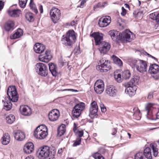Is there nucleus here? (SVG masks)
I'll return each instance as SVG.
<instances>
[{
	"label": "nucleus",
	"mask_w": 159,
	"mask_h": 159,
	"mask_svg": "<svg viewBox=\"0 0 159 159\" xmlns=\"http://www.w3.org/2000/svg\"><path fill=\"white\" fill-rule=\"evenodd\" d=\"M138 80L137 76L134 77L125 85L127 87L125 90V92L127 93L130 97H132L135 94L137 89V87L135 85V83H137L138 82Z\"/></svg>",
	"instance_id": "f257e3e1"
},
{
	"label": "nucleus",
	"mask_w": 159,
	"mask_h": 159,
	"mask_svg": "<svg viewBox=\"0 0 159 159\" xmlns=\"http://www.w3.org/2000/svg\"><path fill=\"white\" fill-rule=\"evenodd\" d=\"M48 134L46 126L41 125L38 126L34 131V135L37 139H43L45 138Z\"/></svg>",
	"instance_id": "f03ea898"
},
{
	"label": "nucleus",
	"mask_w": 159,
	"mask_h": 159,
	"mask_svg": "<svg viewBox=\"0 0 159 159\" xmlns=\"http://www.w3.org/2000/svg\"><path fill=\"white\" fill-rule=\"evenodd\" d=\"M7 94L8 97L7 98L8 99L13 102H16L18 100V96L15 86H10L8 89Z\"/></svg>",
	"instance_id": "7ed1b4c3"
},
{
	"label": "nucleus",
	"mask_w": 159,
	"mask_h": 159,
	"mask_svg": "<svg viewBox=\"0 0 159 159\" xmlns=\"http://www.w3.org/2000/svg\"><path fill=\"white\" fill-rule=\"evenodd\" d=\"M35 69L39 75L43 77H45L48 75V67L45 64L40 62L37 63L35 65Z\"/></svg>",
	"instance_id": "20e7f679"
},
{
	"label": "nucleus",
	"mask_w": 159,
	"mask_h": 159,
	"mask_svg": "<svg viewBox=\"0 0 159 159\" xmlns=\"http://www.w3.org/2000/svg\"><path fill=\"white\" fill-rule=\"evenodd\" d=\"M39 155L38 157L41 159H44L49 157L54 156V152L53 154L50 150V148L47 146H45L41 148L39 150Z\"/></svg>",
	"instance_id": "39448f33"
},
{
	"label": "nucleus",
	"mask_w": 159,
	"mask_h": 159,
	"mask_svg": "<svg viewBox=\"0 0 159 159\" xmlns=\"http://www.w3.org/2000/svg\"><path fill=\"white\" fill-rule=\"evenodd\" d=\"M75 32L73 30H69L66 33V36L63 38V39L66 41L64 43L66 46H70L72 44V42L71 41L70 38H71L74 42H75L76 37L75 34Z\"/></svg>",
	"instance_id": "423d86ee"
},
{
	"label": "nucleus",
	"mask_w": 159,
	"mask_h": 159,
	"mask_svg": "<svg viewBox=\"0 0 159 159\" xmlns=\"http://www.w3.org/2000/svg\"><path fill=\"white\" fill-rule=\"evenodd\" d=\"M100 65L97 67V69L101 72H107L111 68L110 62L105 58H102L99 61Z\"/></svg>",
	"instance_id": "0eeeda50"
},
{
	"label": "nucleus",
	"mask_w": 159,
	"mask_h": 159,
	"mask_svg": "<svg viewBox=\"0 0 159 159\" xmlns=\"http://www.w3.org/2000/svg\"><path fill=\"white\" fill-rule=\"evenodd\" d=\"M85 104L81 102L77 104L74 107L72 111L73 117L74 118H77L81 113V112L84 108Z\"/></svg>",
	"instance_id": "6e6552de"
},
{
	"label": "nucleus",
	"mask_w": 159,
	"mask_h": 159,
	"mask_svg": "<svg viewBox=\"0 0 159 159\" xmlns=\"http://www.w3.org/2000/svg\"><path fill=\"white\" fill-rule=\"evenodd\" d=\"M148 71L151 74H153L152 77L156 80L159 79V66L155 64H150Z\"/></svg>",
	"instance_id": "1a4fd4ad"
},
{
	"label": "nucleus",
	"mask_w": 159,
	"mask_h": 159,
	"mask_svg": "<svg viewBox=\"0 0 159 159\" xmlns=\"http://www.w3.org/2000/svg\"><path fill=\"white\" fill-rule=\"evenodd\" d=\"M60 11L58 9L52 8L50 11V15L51 19L54 23H56L60 18L61 16Z\"/></svg>",
	"instance_id": "9d476101"
},
{
	"label": "nucleus",
	"mask_w": 159,
	"mask_h": 159,
	"mask_svg": "<svg viewBox=\"0 0 159 159\" xmlns=\"http://www.w3.org/2000/svg\"><path fill=\"white\" fill-rule=\"evenodd\" d=\"M133 33L129 30H126L124 31L120 34V36L119 37L120 40L123 42H129L131 41L130 35Z\"/></svg>",
	"instance_id": "9b49d317"
},
{
	"label": "nucleus",
	"mask_w": 159,
	"mask_h": 159,
	"mask_svg": "<svg viewBox=\"0 0 159 159\" xmlns=\"http://www.w3.org/2000/svg\"><path fill=\"white\" fill-rule=\"evenodd\" d=\"M94 90L98 94H101L104 89V84L103 81L101 80H97L94 85Z\"/></svg>",
	"instance_id": "f8f14e48"
},
{
	"label": "nucleus",
	"mask_w": 159,
	"mask_h": 159,
	"mask_svg": "<svg viewBox=\"0 0 159 159\" xmlns=\"http://www.w3.org/2000/svg\"><path fill=\"white\" fill-rule=\"evenodd\" d=\"M131 73L129 70H126L122 72L121 74H118L117 75H114L116 80L118 82H120L121 79L127 80L130 77Z\"/></svg>",
	"instance_id": "ddd939ff"
},
{
	"label": "nucleus",
	"mask_w": 159,
	"mask_h": 159,
	"mask_svg": "<svg viewBox=\"0 0 159 159\" xmlns=\"http://www.w3.org/2000/svg\"><path fill=\"white\" fill-rule=\"evenodd\" d=\"M50 52V51L47 50L46 51L45 54H40L39 57V60L44 62H48L52 57Z\"/></svg>",
	"instance_id": "4468645a"
},
{
	"label": "nucleus",
	"mask_w": 159,
	"mask_h": 159,
	"mask_svg": "<svg viewBox=\"0 0 159 159\" xmlns=\"http://www.w3.org/2000/svg\"><path fill=\"white\" fill-rule=\"evenodd\" d=\"M99 45V50L101 53L105 54L110 50L111 45L108 43L103 41L98 45Z\"/></svg>",
	"instance_id": "2eb2a0df"
},
{
	"label": "nucleus",
	"mask_w": 159,
	"mask_h": 159,
	"mask_svg": "<svg viewBox=\"0 0 159 159\" xmlns=\"http://www.w3.org/2000/svg\"><path fill=\"white\" fill-rule=\"evenodd\" d=\"M111 22V17L108 16H106L100 19L98 24L100 27H104L108 26Z\"/></svg>",
	"instance_id": "dca6fc26"
},
{
	"label": "nucleus",
	"mask_w": 159,
	"mask_h": 159,
	"mask_svg": "<svg viewBox=\"0 0 159 159\" xmlns=\"http://www.w3.org/2000/svg\"><path fill=\"white\" fill-rule=\"evenodd\" d=\"M60 116V112L57 109L52 110L49 113L48 117L49 120L52 121L57 120Z\"/></svg>",
	"instance_id": "f3484780"
},
{
	"label": "nucleus",
	"mask_w": 159,
	"mask_h": 159,
	"mask_svg": "<svg viewBox=\"0 0 159 159\" xmlns=\"http://www.w3.org/2000/svg\"><path fill=\"white\" fill-rule=\"evenodd\" d=\"M90 36L94 38L96 45H98L101 43V42H103L102 41L103 40V34L102 33L99 32H94L90 34Z\"/></svg>",
	"instance_id": "a211bd4d"
},
{
	"label": "nucleus",
	"mask_w": 159,
	"mask_h": 159,
	"mask_svg": "<svg viewBox=\"0 0 159 159\" xmlns=\"http://www.w3.org/2000/svg\"><path fill=\"white\" fill-rule=\"evenodd\" d=\"M15 24L13 21L8 20L3 25L5 31L9 32L12 31L14 29Z\"/></svg>",
	"instance_id": "6ab92c4d"
},
{
	"label": "nucleus",
	"mask_w": 159,
	"mask_h": 159,
	"mask_svg": "<svg viewBox=\"0 0 159 159\" xmlns=\"http://www.w3.org/2000/svg\"><path fill=\"white\" fill-rule=\"evenodd\" d=\"M140 66H136V68L141 73L146 72L147 70V65L146 61L139 60Z\"/></svg>",
	"instance_id": "aec40b11"
},
{
	"label": "nucleus",
	"mask_w": 159,
	"mask_h": 159,
	"mask_svg": "<svg viewBox=\"0 0 159 159\" xmlns=\"http://www.w3.org/2000/svg\"><path fill=\"white\" fill-rule=\"evenodd\" d=\"M19 110L21 113L24 116H29L32 113L31 109L28 106H21Z\"/></svg>",
	"instance_id": "412c9836"
},
{
	"label": "nucleus",
	"mask_w": 159,
	"mask_h": 159,
	"mask_svg": "<svg viewBox=\"0 0 159 159\" xmlns=\"http://www.w3.org/2000/svg\"><path fill=\"white\" fill-rule=\"evenodd\" d=\"M13 135L15 139L19 141L23 140L25 137V133L20 130L14 131L13 132Z\"/></svg>",
	"instance_id": "4be33fe9"
},
{
	"label": "nucleus",
	"mask_w": 159,
	"mask_h": 159,
	"mask_svg": "<svg viewBox=\"0 0 159 159\" xmlns=\"http://www.w3.org/2000/svg\"><path fill=\"white\" fill-rule=\"evenodd\" d=\"M45 46L43 44L37 43L35 44L34 47V52L38 53H42L45 49Z\"/></svg>",
	"instance_id": "5701e85b"
},
{
	"label": "nucleus",
	"mask_w": 159,
	"mask_h": 159,
	"mask_svg": "<svg viewBox=\"0 0 159 159\" xmlns=\"http://www.w3.org/2000/svg\"><path fill=\"white\" fill-rule=\"evenodd\" d=\"M48 65L49 70L52 76L56 77L59 74L57 71V65L52 63H50Z\"/></svg>",
	"instance_id": "b1692460"
},
{
	"label": "nucleus",
	"mask_w": 159,
	"mask_h": 159,
	"mask_svg": "<svg viewBox=\"0 0 159 159\" xmlns=\"http://www.w3.org/2000/svg\"><path fill=\"white\" fill-rule=\"evenodd\" d=\"M108 33L114 41L117 42L118 40H120L119 37L120 36V33H119L118 31L112 30L109 31Z\"/></svg>",
	"instance_id": "393cba45"
},
{
	"label": "nucleus",
	"mask_w": 159,
	"mask_h": 159,
	"mask_svg": "<svg viewBox=\"0 0 159 159\" xmlns=\"http://www.w3.org/2000/svg\"><path fill=\"white\" fill-rule=\"evenodd\" d=\"M21 10L19 9L8 10L7 13L9 15L12 17H18L21 13Z\"/></svg>",
	"instance_id": "a878e982"
},
{
	"label": "nucleus",
	"mask_w": 159,
	"mask_h": 159,
	"mask_svg": "<svg viewBox=\"0 0 159 159\" xmlns=\"http://www.w3.org/2000/svg\"><path fill=\"white\" fill-rule=\"evenodd\" d=\"M34 145L31 142H29L24 146V150L26 153H30L34 150Z\"/></svg>",
	"instance_id": "bb28decb"
},
{
	"label": "nucleus",
	"mask_w": 159,
	"mask_h": 159,
	"mask_svg": "<svg viewBox=\"0 0 159 159\" xmlns=\"http://www.w3.org/2000/svg\"><path fill=\"white\" fill-rule=\"evenodd\" d=\"M106 93L110 96L113 97L116 95L117 90L113 86H109L107 87Z\"/></svg>",
	"instance_id": "cd10ccee"
},
{
	"label": "nucleus",
	"mask_w": 159,
	"mask_h": 159,
	"mask_svg": "<svg viewBox=\"0 0 159 159\" xmlns=\"http://www.w3.org/2000/svg\"><path fill=\"white\" fill-rule=\"evenodd\" d=\"M23 34V30L20 28H18L14 33L10 36V38L11 39H15L20 38Z\"/></svg>",
	"instance_id": "c85d7f7f"
},
{
	"label": "nucleus",
	"mask_w": 159,
	"mask_h": 159,
	"mask_svg": "<svg viewBox=\"0 0 159 159\" xmlns=\"http://www.w3.org/2000/svg\"><path fill=\"white\" fill-rule=\"evenodd\" d=\"M151 153V148L149 147H147L144 150L143 154L148 159H151L152 158Z\"/></svg>",
	"instance_id": "c756f323"
},
{
	"label": "nucleus",
	"mask_w": 159,
	"mask_h": 159,
	"mask_svg": "<svg viewBox=\"0 0 159 159\" xmlns=\"http://www.w3.org/2000/svg\"><path fill=\"white\" fill-rule=\"evenodd\" d=\"M6 101L4 102V100H2V102H4L3 108L6 111L9 110L12 107V104L11 103V101L8 99V98L6 99Z\"/></svg>",
	"instance_id": "7c9ffc66"
},
{
	"label": "nucleus",
	"mask_w": 159,
	"mask_h": 159,
	"mask_svg": "<svg viewBox=\"0 0 159 159\" xmlns=\"http://www.w3.org/2000/svg\"><path fill=\"white\" fill-rule=\"evenodd\" d=\"M2 143L4 145H6L9 143L10 140V137L8 134L5 133L2 138Z\"/></svg>",
	"instance_id": "2f4dec72"
},
{
	"label": "nucleus",
	"mask_w": 159,
	"mask_h": 159,
	"mask_svg": "<svg viewBox=\"0 0 159 159\" xmlns=\"http://www.w3.org/2000/svg\"><path fill=\"white\" fill-rule=\"evenodd\" d=\"M66 130L65 127L64 125L60 126L57 129V136L58 137L61 136L65 133Z\"/></svg>",
	"instance_id": "473e14b6"
},
{
	"label": "nucleus",
	"mask_w": 159,
	"mask_h": 159,
	"mask_svg": "<svg viewBox=\"0 0 159 159\" xmlns=\"http://www.w3.org/2000/svg\"><path fill=\"white\" fill-rule=\"evenodd\" d=\"M157 145L156 143H151L150 144V147L152 149V154L153 156L156 157L158 156V148H157Z\"/></svg>",
	"instance_id": "72a5a7b5"
},
{
	"label": "nucleus",
	"mask_w": 159,
	"mask_h": 159,
	"mask_svg": "<svg viewBox=\"0 0 159 159\" xmlns=\"http://www.w3.org/2000/svg\"><path fill=\"white\" fill-rule=\"evenodd\" d=\"M111 57L113 62L115 64L119 66H122V62L119 58L114 55H113Z\"/></svg>",
	"instance_id": "f704fd0d"
},
{
	"label": "nucleus",
	"mask_w": 159,
	"mask_h": 159,
	"mask_svg": "<svg viewBox=\"0 0 159 159\" xmlns=\"http://www.w3.org/2000/svg\"><path fill=\"white\" fill-rule=\"evenodd\" d=\"M6 120L7 123L11 124L15 120V116L13 115H9L6 117Z\"/></svg>",
	"instance_id": "c9c22d12"
},
{
	"label": "nucleus",
	"mask_w": 159,
	"mask_h": 159,
	"mask_svg": "<svg viewBox=\"0 0 159 159\" xmlns=\"http://www.w3.org/2000/svg\"><path fill=\"white\" fill-rule=\"evenodd\" d=\"M25 18L26 20L30 22H32L34 20L33 14L31 13H27L25 15Z\"/></svg>",
	"instance_id": "e433bc0d"
},
{
	"label": "nucleus",
	"mask_w": 159,
	"mask_h": 159,
	"mask_svg": "<svg viewBox=\"0 0 159 159\" xmlns=\"http://www.w3.org/2000/svg\"><path fill=\"white\" fill-rule=\"evenodd\" d=\"M20 7L22 8H24L26 5L28 0H18Z\"/></svg>",
	"instance_id": "4c0bfd02"
},
{
	"label": "nucleus",
	"mask_w": 159,
	"mask_h": 159,
	"mask_svg": "<svg viewBox=\"0 0 159 159\" xmlns=\"http://www.w3.org/2000/svg\"><path fill=\"white\" fill-rule=\"evenodd\" d=\"M153 104L151 103H149L146 107L145 108L146 111H147V115H149L150 113L152 108Z\"/></svg>",
	"instance_id": "58836bf2"
},
{
	"label": "nucleus",
	"mask_w": 159,
	"mask_h": 159,
	"mask_svg": "<svg viewBox=\"0 0 159 159\" xmlns=\"http://www.w3.org/2000/svg\"><path fill=\"white\" fill-rule=\"evenodd\" d=\"M89 110L90 114L95 116L97 115V113L98 110V109H96L95 108H90Z\"/></svg>",
	"instance_id": "ea45409f"
},
{
	"label": "nucleus",
	"mask_w": 159,
	"mask_h": 159,
	"mask_svg": "<svg viewBox=\"0 0 159 159\" xmlns=\"http://www.w3.org/2000/svg\"><path fill=\"white\" fill-rule=\"evenodd\" d=\"M143 154L142 152H139L134 156V159H143Z\"/></svg>",
	"instance_id": "a19ab883"
},
{
	"label": "nucleus",
	"mask_w": 159,
	"mask_h": 159,
	"mask_svg": "<svg viewBox=\"0 0 159 159\" xmlns=\"http://www.w3.org/2000/svg\"><path fill=\"white\" fill-rule=\"evenodd\" d=\"M81 141V138H77L74 141V144H73V146L75 147L77 145H79L80 144Z\"/></svg>",
	"instance_id": "79ce46f5"
},
{
	"label": "nucleus",
	"mask_w": 159,
	"mask_h": 159,
	"mask_svg": "<svg viewBox=\"0 0 159 159\" xmlns=\"http://www.w3.org/2000/svg\"><path fill=\"white\" fill-rule=\"evenodd\" d=\"M74 54L76 55H77L80 53V48L79 46L75 48L74 50Z\"/></svg>",
	"instance_id": "37998d69"
},
{
	"label": "nucleus",
	"mask_w": 159,
	"mask_h": 159,
	"mask_svg": "<svg viewBox=\"0 0 159 159\" xmlns=\"http://www.w3.org/2000/svg\"><path fill=\"white\" fill-rule=\"evenodd\" d=\"M157 13L154 12L151 13L150 14V17L151 19L153 20H156L157 15Z\"/></svg>",
	"instance_id": "c03bdc74"
},
{
	"label": "nucleus",
	"mask_w": 159,
	"mask_h": 159,
	"mask_svg": "<svg viewBox=\"0 0 159 159\" xmlns=\"http://www.w3.org/2000/svg\"><path fill=\"white\" fill-rule=\"evenodd\" d=\"M91 107L90 108H93L98 109L97 103L96 102L94 101L91 104Z\"/></svg>",
	"instance_id": "a18cd8bd"
},
{
	"label": "nucleus",
	"mask_w": 159,
	"mask_h": 159,
	"mask_svg": "<svg viewBox=\"0 0 159 159\" xmlns=\"http://www.w3.org/2000/svg\"><path fill=\"white\" fill-rule=\"evenodd\" d=\"M94 157L96 159V157L98 159H105L104 157L101 155H99L98 153H95L94 155Z\"/></svg>",
	"instance_id": "49530a36"
},
{
	"label": "nucleus",
	"mask_w": 159,
	"mask_h": 159,
	"mask_svg": "<svg viewBox=\"0 0 159 159\" xmlns=\"http://www.w3.org/2000/svg\"><path fill=\"white\" fill-rule=\"evenodd\" d=\"M33 0H30V2L29 4V6L30 9H32L36 7L35 5L34 4Z\"/></svg>",
	"instance_id": "de8ad7c7"
},
{
	"label": "nucleus",
	"mask_w": 159,
	"mask_h": 159,
	"mask_svg": "<svg viewBox=\"0 0 159 159\" xmlns=\"http://www.w3.org/2000/svg\"><path fill=\"white\" fill-rule=\"evenodd\" d=\"M76 133L77 134L78 137H79V138H81L83 135V130H78V131L76 132Z\"/></svg>",
	"instance_id": "09e8293b"
},
{
	"label": "nucleus",
	"mask_w": 159,
	"mask_h": 159,
	"mask_svg": "<svg viewBox=\"0 0 159 159\" xmlns=\"http://www.w3.org/2000/svg\"><path fill=\"white\" fill-rule=\"evenodd\" d=\"M100 107L102 112L104 113L106 111V108L103 104H100Z\"/></svg>",
	"instance_id": "8fccbe9b"
},
{
	"label": "nucleus",
	"mask_w": 159,
	"mask_h": 159,
	"mask_svg": "<svg viewBox=\"0 0 159 159\" xmlns=\"http://www.w3.org/2000/svg\"><path fill=\"white\" fill-rule=\"evenodd\" d=\"M143 13V11H139L137 12H133V14L135 18H136L138 16L141 15Z\"/></svg>",
	"instance_id": "3c124183"
},
{
	"label": "nucleus",
	"mask_w": 159,
	"mask_h": 159,
	"mask_svg": "<svg viewBox=\"0 0 159 159\" xmlns=\"http://www.w3.org/2000/svg\"><path fill=\"white\" fill-rule=\"evenodd\" d=\"M121 9L122 10V11L121 13V14L122 16H125L126 13V10L125 9V8L123 7H122Z\"/></svg>",
	"instance_id": "603ef678"
},
{
	"label": "nucleus",
	"mask_w": 159,
	"mask_h": 159,
	"mask_svg": "<svg viewBox=\"0 0 159 159\" xmlns=\"http://www.w3.org/2000/svg\"><path fill=\"white\" fill-rule=\"evenodd\" d=\"M4 2L0 0V11L3 8L4 6Z\"/></svg>",
	"instance_id": "864d4df0"
},
{
	"label": "nucleus",
	"mask_w": 159,
	"mask_h": 159,
	"mask_svg": "<svg viewBox=\"0 0 159 159\" xmlns=\"http://www.w3.org/2000/svg\"><path fill=\"white\" fill-rule=\"evenodd\" d=\"M117 129L116 128H114L112 129V133L111 134L112 135H115L117 132Z\"/></svg>",
	"instance_id": "5fc2aeb1"
},
{
	"label": "nucleus",
	"mask_w": 159,
	"mask_h": 159,
	"mask_svg": "<svg viewBox=\"0 0 159 159\" xmlns=\"http://www.w3.org/2000/svg\"><path fill=\"white\" fill-rule=\"evenodd\" d=\"M101 6V3H99L97 4L95 6H94L93 7V9L95 11V9L97 8H98V7H100Z\"/></svg>",
	"instance_id": "6e6d98bb"
},
{
	"label": "nucleus",
	"mask_w": 159,
	"mask_h": 159,
	"mask_svg": "<svg viewBox=\"0 0 159 159\" xmlns=\"http://www.w3.org/2000/svg\"><path fill=\"white\" fill-rule=\"evenodd\" d=\"M63 91H72V92H78V91L77 90L74 89H65L63 90Z\"/></svg>",
	"instance_id": "4d7b16f0"
},
{
	"label": "nucleus",
	"mask_w": 159,
	"mask_h": 159,
	"mask_svg": "<svg viewBox=\"0 0 159 159\" xmlns=\"http://www.w3.org/2000/svg\"><path fill=\"white\" fill-rule=\"evenodd\" d=\"M139 60H133L132 61V63H133V65L134 66H137V64L138 63V64H139Z\"/></svg>",
	"instance_id": "13d9d810"
},
{
	"label": "nucleus",
	"mask_w": 159,
	"mask_h": 159,
	"mask_svg": "<svg viewBox=\"0 0 159 159\" xmlns=\"http://www.w3.org/2000/svg\"><path fill=\"white\" fill-rule=\"evenodd\" d=\"M156 21L157 23V24L159 25V13H157L156 18Z\"/></svg>",
	"instance_id": "bf43d9fd"
},
{
	"label": "nucleus",
	"mask_w": 159,
	"mask_h": 159,
	"mask_svg": "<svg viewBox=\"0 0 159 159\" xmlns=\"http://www.w3.org/2000/svg\"><path fill=\"white\" fill-rule=\"evenodd\" d=\"M86 1L85 0H82L80 3V7H82V6L84 4V3L86 2Z\"/></svg>",
	"instance_id": "052dcab7"
},
{
	"label": "nucleus",
	"mask_w": 159,
	"mask_h": 159,
	"mask_svg": "<svg viewBox=\"0 0 159 159\" xmlns=\"http://www.w3.org/2000/svg\"><path fill=\"white\" fill-rule=\"evenodd\" d=\"M146 53H147V55L148 56H149V57H150L152 58L153 59H154L155 60L157 61H158V59L157 58H155V57H154L153 56L150 55V54L147 53V52H146Z\"/></svg>",
	"instance_id": "680f3d73"
},
{
	"label": "nucleus",
	"mask_w": 159,
	"mask_h": 159,
	"mask_svg": "<svg viewBox=\"0 0 159 159\" xmlns=\"http://www.w3.org/2000/svg\"><path fill=\"white\" fill-rule=\"evenodd\" d=\"M25 159H34V157L30 155L26 157Z\"/></svg>",
	"instance_id": "e2e57ef3"
},
{
	"label": "nucleus",
	"mask_w": 159,
	"mask_h": 159,
	"mask_svg": "<svg viewBox=\"0 0 159 159\" xmlns=\"http://www.w3.org/2000/svg\"><path fill=\"white\" fill-rule=\"evenodd\" d=\"M153 97L152 93H150L148 96V98L149 99H151Z\"/></svg>",
	"instance_id": "0e129e2a"
},
{
	"label": "nucleus",
	"mask_w": 159,
	"mask_h": 159,
	"mask_svg": "<svg viewBox=\"0 0 159 159\" xmlns=\"http://www.w3.org/2000/svg\"><path fill=\"white\" fill-rule=\"evenodd\" d=\"M39 11L41 13H43V6L41 5H40L39 6Z\"/></svg>",
	"instance_id": "69168bd1"
},
{
	"label": "nucleus",
	"mask_w": 159,
	"mask_h": 159,
	"mask_svg": "<svg viewBox=\"0 0 159 159\" xmlns=\"http://www.w3.org/2000/svg\"><path fill=\"white\" fill-rule=\"evenodd\" d=\"M76 129H76V124H75V123H74V127H73V130L75 132V130H76Z\"/></svg>",
	"instance_id": "338daca9"
},
{
	"label": "nucleus",
	"mask_w": 159,
	"mask_h": 159,
	"mask_svg": "<svg viewBox=\"0 0 159 159\" xmlns=\"http://www.w3.org/2000/svg\"><path fill=\"white\" fill-rule=\"evenodd\" d=\"M33 11L36 14L38 13V11L37 9L36 8V7L32 9Z\"/></svg>",
	"instance_id": "774afa93"
}]
</instances>
